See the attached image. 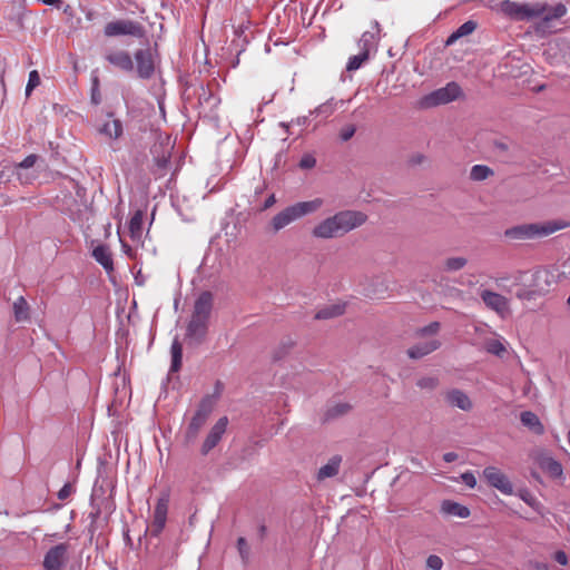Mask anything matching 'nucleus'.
<instances>
[{"label":"nucleus","instance_id":"6e6d98bb","mask_svg":"<svg viewBox=\"0 0 570 570\" xmlns=\"http://www.w3.org/2000/svg\"><path fill=\"white\" fill-rule=\"evenodd\" d=\"M554 560L561 566L568 564V556L562 550H559L554 553Z\"/></svg>","mask_w":570,"mask_h":570},{"label":"nucleus","instance_id":"1a4fd4ad","mask_svg":"<svg viewBox=\"0 0 570 570\" xmlns=\"http://www.w3.org/2000/svg\"><path fill=\"white\" fill-rule=\"evenodd\" d=\"M212 412V406L209 400L206 397L202 400L199 403L195 414L193 415L186 432H185V442L186 444H193L202 428L205 425L209 414Z\"/></svg>","mask_w":570,"mask_h":570},{"label":"nucleus","instance_id":"4c0bfd02","mask_svg":"<svg viewBox=\"0 0 570 570\" xmlns=\"http://www.w3.org/2000/svg\"><path fill=\"white\" fill-rule=\"evenodd\" d=\"M485 351L490 354L502 356L505 353V346L499 340H489L485 343Z\"/></svg>","mask_w":570,"mask_h":570},{"label":"nucleus","instance_id":"7c9ffc66","mask_svg":"<svg viewBox=\"0 0 570 570\" xmlns=\"http://www.w3.org/2000/svg\"><path fill=\"white\" fill-rule=\"evenodd\" d=\"M144 213L137 210L129 220V233L132 240H139L142 236Z\"/></svg>","mask_w":570,"mask_h":570},{"label":"nucleus","instance_id":"393cba45","mask_svg":"<svg viewBox=\"0 0 570 570\" xmlns=\"http://www.w3.org/2000/svg\"><path fill=\"white\" fill-rule=\"evenodd\" d=\"M13 316L17 323L28 322L30 320V306L23 296H19L12 305Z\"/></svg>","mask_w":570,"mask_h":570},{"label":"nucleus","instance_id":"a211bd4d","mask_svg":"<svg viewBox=\"0 0 570 570\" xmlns=\"http://www.w3.org/2000/svg\"><path fill=\"white\" fill-rule=\"evenodd\" d=\"M445 401L454 407H458L462 411H470L473 406L472 401L469 395L459 389H453L446 392Z\"/></svg>","mask_w":570,"mask_h":570},{"label":"nucleus","instance_id":"72a5a7b5","mask_svg":"<svg viewBox=\"0 0 570 570\" xmlns=\"http://www.w3.org/2000/svg\"><path fill=\"white\" fill-rule=\"evenodd\" d=\"M493 174H494L493 170L489 166H485V165H474L471 168L470 178L472 180H475V181H481V180H485L487 178H489Z\"/></svg>","mask_w":570,"mask_h":570},{"label":"nucleus","instance_id":"e433bc0d","mask_svg":"<svg viewBox=\"0 0 570 570\" xmlns=\"http://www.w3.org/2000/svg\"><path fill=\"white\" fill-rule=\"evenodd\" d=\"M468 264V259L464 257H450L444 262V269L446 272H458Z\"/></svg>","mask_w":570,"mask_h":570},{"label":"nucleus","instance_id":"473e14b6","mask_svg":"<svg viewBox=\"0 0 570 570\" xmlns=\"http://www.w3.org/2000/svg\"><path fill=\"white\" fill-rule=\"evenodd\" d=\"M351 405L348 403H337L331 407H328L325 412V420H334L340 416L347 414L351 411Z\"/></svg>","mask_w":570,"mask_h":570},{"label":"nucleus","instance_id":"4be33fe9","mask_svg":"<svg viewBox=\"0 0 570 570\" xmlns=\"http://www.w3.org/2000/svg\"><path fill=\"white\" fill-rule=\"evenodd\" d=\"M521 423L528 428L532 433L541 435L544 433V426L539 416L532 411H523L520 414Z\"/></svg>","mask_w":570,"mask_h":570},{"label":"nucleus","instance_id":"603ef678","mask_svg":"<svg viewBox=\"0 0 570 570\" xmlns=\"http://www.w3.org/2000/svg\"><path fill=\"white\" fill-rule=\"evenodd\" d=\"M73 492V488L70 483H66L57 493L59 500L63 501L68 499Z\"/></svg>","mask_w":570,"mask_h":570},{"label":"nucleus","instance_id":"f03ea898","mask_svg":"<svg viewBox=\"0 0 570 570\" xmlns=\"http://www.w3.org/2000/svg\"><path fill=\"white\" fill-rule=\"evenodd\" d=\"M367 216L357 210H341L330 216L312 229V235L320 239L343 237L366 222Z\"/></svg>","mask_w":570,"mask_h":570},{"label":"nucleus","instance_id":"ddd939ff","mask_svg":"<svg viewBox=\"0 0 570 570\" xmlns=\"http://www.w3.org/2000/svg\"><path fill=\"white\" fill-rule=\"evenodd\" d=\"M480 297L489 309L494 311L501 316H504L510 311L509 299L500 293L483 289L480 293Z\"/></svg>","mask_w":570,"mask_h":570},{"label":"nucleus","instance_id":"5701e85b","mask_svg":"<svg viewBox=\"0 0 570 570\" xmlns=\"http://www.w3.org/2000/svg\"><path fill=\"white\" fill-rule=\"evenodd\" d=\"M92 256L107 272L114 271L111 253L108 246L98 245L94 248Z\"/></svg>","mask_w":570,"mask_h":570},{"label":"nucleus","instance_id":"c756f323","mask_svg":"<svg viewBox=\"0 0 570 570\" xmlns=\"http://www.w3.org/2000/svg\"><path fill=\"white\" fill-rule=\"evenodd\" d=\"M345 312V304H332L320 308L315 314V320H330L341 316Z\"/></svg>","mask_w":570,"mask_h":570},{"label":"nucleus","instance_id":"6ab92c4d","mask_svg":"<svg viewBox=\"0 0 570 570\" xmlns=\"http://www.w3.org/2000/svg\"><path fill=\"white\" fill-rule=\"evenodd\" d=\"M219 104V98L213 94L209 89L205 87H200L198 92V107H199V114L205 112H212Z\"/></svg>","mask_w":570,"mask_h":570},{"label":"nucleus","instance_id":"e2e57ef3","mask_svg":"<svg viewBox=\"0 0 570 570\" xmlns=\"http://www.w3.org/2000/svg\"><path fill=\"white\" fill-rule=\"evenodd\" d=\"M533 568L535 570H549V566L547 563H542V562H535L533 564Z\"/></svg>","mask_w":570,"mask_h":570},{"label":"nucleus","instance_id":"09e8293b","mask_svg":"<svg viewBox=\"0 0 570 570\" xmlns=\"http://www.w3.org/2000/svg\"><path fill=\"white\" fill-rule=\"evenodd\" d=\"M493 149L498 153L499 156H507L509 151V144L504 140H493L492 142Z\"/></svg>","mask_w":570,"mask_h":570},{"label":"nucleus","instance_id":"79ce46f5","mask_svg":"<svg viewBox=\"0 0 570 570\" xmlns=\"http://www.w3.org/2000/svg\"><path fill=\"white\" fill-rule=\"evenodd\" d=\"M40 85V76L37 70L29 73L28 83L26 86V96H30L32 90Z\"/></svg>","mask_w":570,"mask_h":570},{"label":"nucleus","instance_id":"338daca9","mask_svg":"<svg viewBox=\"0 0 570 570\" xmlns=\"http://www.w3.org/2000/svg\"><path fill=\"white\" fill-rule=\"evenodd\" d=\"M308 121V117L307 116H303V117H298L296 122L297 125H301V126H305Z\"/></svg>","mask_w":570,"mask_h":570},{"label":"nucleus","instance_id":"a19ab883","mask_svg":"<svg viewBox=\"0 0 570 570\" xmlns=\"http://www.w3.org/2000/svg\"><path fill=\"white\" fill-rule=\"evenodd\" d=\"M497 285L507 292L511 293L513 287H518L513 284V274H504L497 278Z\"/></svg>","mask_w":570,"mask_h":570},{"label":"nucleus","instance_id":"c85d7f7f","mask_svg":"<svg viewBox=\"0 0 570 570\" xmlns=\"http://www.w3.org/2000/svg\"><path fill=\"white\" fill-rule=\"evenodd\" d=\"M478 27V23L473 20H468L462 23L445 41L446 46L453 45L459 38L471 35Z\"/></svg>","mask_w":570,"mask_h":570},{"label":"nucleus","instance_id":"de8ad7c7","mask_svg":"<svg viewBox=\"0 0 570 570\" xmlns=\"http://www.w3.org/2000/svg\"><path fill=\"white\" fill-rule=\"evenodd\" d=\"M426 567L430 570H441L443 567V560L435 554H431L426 559Z\"/></svg>","mask_w":570,"mask_h":570},{"label":"nucleus","instance_id":"423d86ee","mask_svg":"<svg viewBox=\"0 0 570 570\" xmlns=\"http://www.w3.org/2000/svg\"><path fill=\"white\" fill-rule=\"evenodd\" d=\"M161 63L160 55L155 47L137 49L134 53V70L142 80L151 79Z\"/></svg>","mask_w":570,"mask_h":570},{"label":"nucleus","instance_id":"bf43d9fd","mask_svg":"<svg viewBox=\"0 0 570 570\" xmlns=\"http://www.w3.org/2000/svg\"><path fill=\"white\" fill-rule=\"evenodd\" d=\"M458 459V454L454 453V452H446L443 454V460L446 462V463H452L454 462L455 460Z\"/></svg>","mask_w":570,"mask_h":570},{"label":"nucleus","instance_id":"bb28decb","mask_svg":"<svg viewBox=\"0 0 570 570\" xmlns=\"http://www.w3.org/2000/svg\"><path fill=\"white\" fill-rule=\"evenodd\" d=\"M441 511L445 514L459 517L462 519H465L470 515V510L468 507L451 500H444L442 502Z\"/></svg>","mask_w":570,"mask_h":570},{"label":"nucleus","instance_id":"3c124183","mask_svg":"<svg viewBox=\"0 0 570 570\" xmlns=\"http://www.w3.org/2000/svg\"><path fill=\"white\" fill-rule=\"evenodd\" d=\"M38 156L32 154L27 156L21 163L17 165V168L28 169L35 166Z\"/></svg>","mask_w":570,"mask_h":570},{"label":"nucleus","instance_id":"c03bdc74","mask_svg":"<svg viewBox=\"0 0 570 570\" xmlns=\"http://www.w3.org/2000/svg\"><path fill=\"white\" fill-rule=\"evenodd\" d=\"M416 385L420 389L433 390L439 385V380L432 376H424L417 380Z\"/></svg>","mask_w":570,"mask_h":570},{"label":"nucleus","instance_id":"2f4dec72","mask_svg":"<svg viewBox=\"0 0 570 570\" xmlns=\"http://www.w3.org/2000/svg\"><path fill=\"white\" fill-rule=\"evenodd\" d=\"M377 41V33H374L372 31H365L363 32L358 40V47L361 51H366V53L370 55L372 50L376 49Z\"/></svg>","mask_w":570,"mask_h":570},{"label":"nucleus","instance_id":"680f3d73","mask_svg":"<svg viewBox=\"0 0 570 570\" xmlns=\"http://www.w3.org/2000/svg\"><path fill=\"white\" fill-rule=\"evenodd\" d=\"M42 3L47 4V6H56L57 8L60 7L61 4V0H41Z\"/></svg>","mask_w":570,"mask_h":570},{"label":"nucleus","instance_id":"a18cd8bd","mask_svg":"<svg viewBox=\"0 0 570 570\" xmlns=\"http://www.w3.org/2000/svg\"><path fill=\"white\" fill-rule=\"evenodd\" d=\"M356 131V127L355 125H345L344 127L341 128L340 130V139L342 141H348L355 134Z\"/></svg>","mask_w":570,"mask_h":570},{"label":"nucleus","instance_id":"37998d69","mask_svg":"<svg viewBox=\"0 0 570 570\" xmlns=\"http://www.w3.org/2000/svg\"><path fill=\"white\" fill-rule=\"evenodd\" d=\"M441 324L439 322H432L426 326H423L416 331L419 336L434 335L440 331Z\"/></svg>","mask_w":570,"mask_h":570},{"label":"nucleus","instance_id":"69168bd1","mask_svg":"<svg viewBox=\"0 0 570 570\" xmlns=\"http://www.w3.org/2000/svg\"><path fill=\"white\" fill-rule=\"evenodd\" d=\"M266 531H267L266 525L261 524V525L258 527V535H259V538H261V539H264V537H265V534H266Z\"/></svg>","mask_w":570,"mask_h":570},{"label":"nucleus","instance_id":"cd10ccee","mask_svg":"<svg viewBox=\"0 0 570 570\" xmlns=\"http://www.w3.org/2000/svg\"><path fill=\"white\" fill-rule=\"evenodd\" d=\"M170 355H171V364L169 368V373H177L181 368L183 361V345L176 336L170 346Z\"/></svg>","mask_w":570,"mask_h":570},{"label":"nucleus","instance_id":"f3484780","mask_svg":"<svg viewBox=\"0 0 570 570\" xmlns=\"http://www.w3.org/2000/svg\"><path fill=\"white\" fill-rule=\"evenodd\" d=\"M105 60L111 66L125 71H134V60L129 52L125 50H110L105 53Z\"/></svg>","mask_w":570,"mask_h":570},{"label":"nucleus","instance_id":"a878e982","mask_svg":"<svg viewBox=\"0 0 570 570\" xmlns=\"http://www.w3.org/2000/svg\"><path fill=\"white\" fill-rule=\"evenodd\" d=\"M342 458L340 455L332 456L328 462L320 468L317 472V480L323 481L327 478H333L338 473Z\"/></svg>","mask_w":570,"mask_h":570},{"label":"nucleus","instance_id":"20e7f679","mask_svg":"<svg viewBox=\"0 0 570 570\" xmlns=\"http://www.w3.org/2000/svg\"><path fill=\"white\" fill-rule=\"evenodd\" d=\"M570 224L556 219L542 223L521 224L504 230V236L509 239L527 240L547 237L558 230L568 227Z\"/></svg>","mask_w":570,"mask_h":570},{"label":"nucleus","instance_id":"49530a36","mask_svg":"<svg viewBox=\"0 0 570 570\" xmlns=\"http://www.w3.org/2000/svg\"><path fill=\"white\" fill-rule=\"evenodd\" d=\"M316 165V158L312 154H305L301 158L298 166L302 169H312Z\"/></svg>","mask_w":570,"mask_h":570},{"label":"nucleus","instance_id":"7ed1b4c3","mask_svg":"<svg viewBox=\"0 0 570 570\" xmlns=\"http://www.w3.org/2000/svg\"><path fill=\"white\" fill-rule=\"evenodd\" d=\"M554 275L546 268L532 273L518 271L513 273V284L518 286L515 297L520 301H534L547 295L554 284Z\"/></svg>","mask_w":570,"mask_h":570},{"label":"nucleus","instance_id":"f704fd0d","mask_svg":"<svg viewBox=\"0 0 570 570\" xmlns=\"http://www.w3.org/2000/svg\"><path fill=\"white\" fill-rule=\"evenodd\" d=\"M368 58H370V55H367L366 51H360V53L350 57V59L347 61V65H346V70L347 71H355V70L360 69L361 66L366 60H368Z\"/></svg>","mask_w":570,"mask_h":570},{"label":"nucleus","instance_id":"ea45409f","mask_svg":"<svg viewBox=\"0 0 570 570\" xmlns=\"http://www.w3.org/2000/svg\"><path fill=\"white\" fill-rule=\"evenodd\" d=\"M334 111H335V104L333 102V99H330L326 102H324V104L320 105L318 107H316L315 110L312 111L311 114L321 115V116L327 118Z\"/></svg>","mask_w":570,"mask_h":570},{"label":"nucleus","instance_id":"9d476101","mask_svg":"<svg viewBox=\"0 0 570 570\" xmlns=\"http://www.w3.org/2000/svg\"><path fill=\"white\" fill-rule=\"evenodd\" d=\"M69 548L67 542L51 547L43 557V570H63L69 560Z\"/></svg>","mask_w":570,"mask_h":570},{"label":"nucleus","instance_id":"0e129e2a","mask_svg":"<svg viewBox=\"0 0 570 570\" xmlns=\"http://www.w3.org/2000/svg\"><path fill=\"white\" fill-rule=\"evenodd\" d=\"M499 2L497 0H487L485 6L490 9H497L498 10Z\"/></svg>","mask_w":570,"mask_h":570},{"label":"nucleus","instance_id":"864d4df0","mask_svg":"<svg viewBox=\"0 0 570 570\" xmlns=\"http://www.w3.org/2000/svg\"><path fill=\"white\" fill-rule=\"evenodd\" d=\"M91 102L94 105H99L101 102V95L98 88V79H95L94 86L91 88Z\"/></svg>","mask_w":570,"mask_h":570},{"label":"nucleus","instance_id":"39448f33","mask_svg":"<svg viewBox=\"0 0 570 570\" xmlns=\"http://www.w3.org/2000/svg\"><path fill=\"white\" fill-rule=\"evenodd\" d=\"M323 204L324 202L322 198H314L312 200L299 202L287 206L272 218L271 227L274 233H277L293 222L317 212Z\"/></svg>","mask_w":570,"mask_h":570},{"label":"nucleus","instance_id":"2eb2a0df","mask_svg":"<svg viewBox=\"0 0 570 570\" xmlns=\"http://www.w3.org/2000/svg\"><path fill=\"white\" fill-rule=\"evenodd\" d=\"M168 511V499L160 498L157 501V504L154 510V519L151 524L148 527V531L151 535L157 537L163 531L166 524Z\"/></svg>","mask_w":570,"mask_h":570},{"label":"nucleus","instance_id":"dca6fc26","mask_svg":"<svg viewBox=\"0 0 570 570\" xmlns=\"http://www.w3.org/2000/svg\"><path fill=\"white\" fill-rule=\"evenodd\" d=\"M534 6L543 7V12L540 13L539 18H541L540 27L549 28L550 23L554 20H558L567 14L568 9L563 3H557L554 6H549L546 2H535Z\"/></svg>","mask_w":570,"mask_h":570},{"label":"nucleus","instance_id":"8fccbe9b","mask_svg":"<svg viewBox=\"0 0 570 570\" xmlns=\"http://www.w3.org/2000/svg\"><path fill=\"white\" fill-rule=\"evenodd\" d=\"M461 480L466 487H469L471 489H473L476 485V479H475L473 472H471V471H466V472L462 473Z\"/></svg>","mask_w":570,"mask_h":570},{"label":"nucleus","instance_id":"052dcab7","mask_svg":"<svg viewBox=\"0 0 570 570\" xmlns=\"http://www.w3.org/2000/svg\"><path fill=\"white\" fill-rule=\"evenodd\" d=\"M121 248H122V252H124L126 255H128L129 257H132V256H134V250H132V248H131L128 244H126V243L121 242Z\"/></svg>","mask_w":570,"mask_h":570},{"label":"nucleus","instance_id":"58836bf2","mask_svg":"<svg viewBox=\"0 0 570 570\" xmlns=\"http://www.w3.org/2000/svg\"><path fill=\"white\" fill-rule=\"evenodd\" d=\"M237 550L240 556L243 563H247L249 560L250 549L244 537L237 539Z\"/></svg>","mask_w":570,"mask_h":570},{"label":"nucleus","instance_id":"13d9d810","mask_svg":"<svg viewBox=\"0 0 570 570\" xmlns=\"http://www.w3.org/2000/svg\"><path fill=\"white\" fill-rule=\"evenodd\" d=\"M276 203V197L274 194L269 195L265 202L263 203L261 210H266L271 208Z\"/></svg>","mask_w":570,"mask_h":570},{"label":"nucleus","instance_id":"5fc2aeb1","mask_svg":"<svg viewBox=\"0 0 570 570\" xmlns=\"http://www.w3.org/2000/svg\"><path fill=\"white\" fill-rule=\"evenodd\" d=\"M92 508L94 510L89 513V519L91 520V523H90V528L94 527V524L97 522L100 513H101V507L100 505H94L92 504Z\"/></svg>","mask_w":570,"mask_h":570},{"label":"nucleus","instance_id":"0eeeda50","mask_svg":"<svg viewBox=\"0 0 570 570\" xmlns=\"http://www.w3.org/2000/svg\"><path fill=\"white\" fill-rule=\"evenodd\" d=\"M498 10L517 21H525L539 18L543 12V7L534 6V3H520L512 0H503L499 2Z\"/></svg>","mask_w":570,"mask_h":570},{"label":"nucleus","instance_id":"9b49d317","mask_svg":"<svg viewBox=\"0 0 570 570\" xmlns=\"http://www.w3.org/2000/svg\"><path fill=\"white\" fill-rule=\"evenodd\" d=\"M461 95V87L456 82L452 81L425 96L424 105L428 107L445 105L458 99Z\"/></svg>","mask_w":570,"mask_h":570},{"label":"nucleus","instance_id":"4d7b16f0","mask_svg":"<svg viewBox=\"0 0 570 570\" xmlns=\"http://www.w3.org/2000/svg\"><path fill=\"white\" fill-rule=\"evenodd\" d=\"M425 160L424 155L422 154H415L409 158V164L411 166H417L421 165Z\"/></svg>","mask_w":570,"mask_h":570},{"label":"nucleus","instance_id":"6e6552de","mask_svg":"<svg viewBox=\"0 0 570 570\" xmlns=\"http://www.w3.org/2000/svg\"><path fill=\"white\" fill-rule=\"evenodd\" d=\"M104 35L107 38L130 36L140 39L145 37L146 29L138 21L130 19H118L106 23L104 27Z\"/></svg>","mask_w":570,"mask_h":570},{"label":"nucleus","instance_id":"f8f14e48","mask_svg":"<svg viewBox=\"0 0 570 570\" xmlns=\"http://www.w3.org/2000/svg\"><path fill=\"white\" fill-rule=\"evenodd\" d=\"M483 476L490 487L495 488L503 494H512L513 485L509 478L495 466H487L483 470Z\"/></svg>","mask_w":570,"mask_h":570},{"label":"nucleus","instance_id":"c9c22d12","mask_svg":"<svg viewBox=\"0 0 570 570\" xmlns=\"http://www.w3.org/2000/svg\"><path fill=\"white\" fill-rule=\"evenodd\" d=\"M170 159L168 155L163 154L161 156L155 157L154 174L161 177L166 174Z\"/></svg>","mask_w":570,"mask_h":570},{"label":"nucleus","instance_id":"f257e3e1","mask_svg":"<svg viewBox=\"0 0 570 570\" xmlns=\"http://www.w3.org/2000/svg\"><path fill=\"white\" fill-rule=\"evenodd\" d=\"M213 305L214 295L208 291L202 292L196 298L185 334L189 347H197L206 341Z\"/></svg>","mask_w":570,"mask_h":570},{"label":"nucleus","instance_id":"b1692460","mask_svg":"<svg viewBox=\"0 0 570 570\" xmlns=\"http://www.w3.org/2000/svg\"><path fill=\"white\" fill-rule=\"evenodd\" d=\"M540 468L553 480H560L563 476L562 465L552 458H543L540 461Z\"/></svg>","mask_w":570,"mask_h":570},{"label":"nucleus","instance_id":"412c9836","mask_svg":"<svg viewBox=\"0 0 570 570\" xmlns=\"http://www.w3.org/2000/svg\"><path fill=\"white\" fill-rule=\"evenodd\" d=\"M109 117H112V115L110 114ZM99 134L106 136L109 139H119L124 134V126L121 120L116 118L108 119L99 128Z\"/></svg>","mask_w":570,"mask_h":570},{"label":"nucleus","instance_id":"4468645a","mask_svg":"<svg viewBox=\"0 0 570 570\" xmlns=\"http://www.w3.org/2000/svg\"><path fill=\"white\" fill-rule=\"evenodd\" d=\"M227 424L228 420L226 416L220 417L214 424L202 444L200 452L203 455H207L219 443L226 431Z\"/></svg>","mask_w":570,"mask_h":570},{"label":"nucleus","instance_id":"aec40b11","mask_svg":"<svg viewBox=\"0 0 570 570\" xmlns=\"http://www.w3.org/2000/svg\"><path fill=\"white\" fill-rule=\"evenodd\" d=\"M440 346L441 342L436 338L428 342L417 343L407 350V355L410 358L419 360L436 351Z\"/></svg>","mask_w":570,"mask_h":570},{"label":"nucleus","instance_id":"774afa93","mask_svg":"<svg viewBox=\"0 0 570 570\" xmlns=\"http://www.w3.org/2000/svg\"><path fill=\"white\" fill-rule=\"evenodd\" d=\"M216 392L219 393L223 389V383L220 381H217L215 384Z\"/></svg>","mask_w":570,"mask_h":570}]
</instances>
